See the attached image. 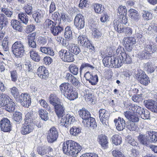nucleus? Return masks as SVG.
Here are the masks:
<instances>
[{"label": "nucleus", "mask_w": 157, "mask_h": 157, "mask_svg": "<svg viewBox=\"0 0 157 157\" xmlns=\"http://www.w3.org/2000/svg\"><path fill=\"white\" fill-rule=\"evenodd\" d=\"M81 149V146L78 143L72 140L64 142L63 144L62 150L63 153L72 157H76Z\"/></svg>", "instance_id": "f257e3e1"}, {"label": "nucleus", "mask_w": 157, "mask_h": 157, "mask_svg": "<svg viewBox=\"0 0 157 157\" xmlns=\"http://www.w3.org/2000/svg\"><path fill=\"white\" fill-rule=\"evenodd\" d=\"M157 48L153 45H147L143 50L139 52L136 56L140 60H147L151 57L155 58L157 56Z\"/></svg>", "instance_id": "f03ea898"}, {"label": "nucleus", "mask_w": 157, "mask_h": 157, "mask_svg": "<svg viewBox=\"0 0 157 157\" xmlns=\"http://www.w3.org/2000/svg\"><path fill=\"white\" fill-rule=\"evenodd\" d=\"M62 94L68 99L73 101L78 98L77 90L68 83H63L59 86Z\"/></svg>", "instance_id": "7ed1b4c3"}, {"label": "nucleus", "mask_w": 157, "mask_h": 157, "mask_svg": "<svg viewBox=\"0 0 157 157\" xmlns=\"http://www.w3.org/2000/svg\"><path fill=\"white\" fill-rule=\"evenodd\" d=\"M10 113L13 112L16 108L15 103L9 96L5 94L0 93V108Z\"/></svg>", "instance_id": "20e7f679"}, {"label": "nucleus", "mask_w": 157, "mask_h": 157, "mask_svg": "<svg viewBox=\"0 0 157 157\" xmlns=\"http://www.w3.org/2000/svg\"><path fill=\"white\" fill-rule=\"evenodd\" d=\"M12 51L16 57H22L25 52V47L23 43L20 40L17 41L12 45Z\"/></svg>", "instance_id": "39448f33"}, {"label": "nucleus", "mask_w": 157, "mask_h": 157, "mask_svg": "<svg viewBox=\"0 0 157 157\" xmlns=\"http://www.w3.org/2000/svg\"><path fill=\"white\" fill-rule=\"evenodd\" d=\"M135 76L138 82L142 85L147 86L150 83L149 77L142 70L138 69L135 72Z\"/></svg>", "instance_id": "423d86ee"}, {"label": "nucleus", "mask_w": 157, "mask_h": 157, "mask_svg": "<svg viewBox=\"0 0 157 157\" xmlns=\"http://www.w3.org/2000/svg\"><path fill=\"white\" fill-rule=\"evenodd\" d=\"M152 131H147L144 134H139L137 137L140 143L143 145L149 147L150 143L152 142L151 139L152 135Z\"/></svg>", "instance_id": "0eeeda50"}, {"label": "nucleus", "mask_w": 157, "mask_h": 157, "mask_svg": "<svg viewBox=\"0 0 157 157\" xmlns=\"http://www.w3.org/2000/svg\"><path fill=\"white\" fill-rule=\"evenodd\" d=\"M60 58L65 62H71L74 61V56L70 51L62 49L59 52Z\"/></svg>", "instance_id": "6e6552de"}, {"label": "nucleus", "mask_w": 157, "mask_h": 157, "mask_svg": "<svg viewBox=\"0 0 157 157\" xmlns=\"http://www.w3.org/2000/svg\"><path fill=\"white\" fill-rule=\"evenodd\" d=\"M122 42L123 46L128 52H130L132 50L133 45L136 43V39L132 36L124 37Z\"/></svg>", "instance_id": "1a4fd4ad"}, {"label": "nucleus", "mask_w": 157, "mask_h": 157, "mask_svg": "<svg viewBox=\"0 0 157 157\" xmlns=\"http://www.w3.org/2000/svg\"><path fill=\"white\" fill-rule=\"evenodd\" d=\"M47 138L48 143H52L55 141L58 137V133L57 129L55 127L50 129L47 134Z\"/></svg>", "instance_id": "9d476101"}, {"label": "nucleus", "mask_w": 157, "mask_h": 157, "mask_svg": "<svg viewBox=\"0 0 157 157\" xmlns=\"http://www.w3.org/2000/svg\"><path fill=\"white\" fill-rule=\"evenodd\" d=\"M17 101L20 103L23 106L27 108L29 107L31 102L30 96L25 93H21Z\"/></svg>", "instance_id": "9b49d317"}, {"label": "nucleus", "mask_w": 157, "mask_h": 157, "mask_svg": "<svg viewBox=\"0 0 157 157\" xmlns=\"http://www.w3.org/2000/svg\"><path fill=\"white\" fill-rule=\"evenodd\" d=\"M85 18L80 13L76 15L74 20V24L78 29L79 30L83 28L85 25Z\"/></svg>", "instance_id": "f8f14e48"}, {"label": "nucleus", "mask_w": 157, "mask_h": 157, "mask_svg": "<svg viewBox=\"0 0 157 157\" xmlns=\"http://www.w3.org/2000/svg\"><path fill=\"white\" fill-rule=\"evenodd\" d=\"M99 117L101 122L105 126L108 124L109 119V114L107 111L105 109H101L98 111Z\"/></svg>", "instance_id": "ddd939ff"}, {"label": "nucleus", "mask_w": 157, "mask_h": 157, "mask_svg": "<svg viewBox=\"0 0 157 157\" xmlns=\"http://www.w3.org/2000/svg\"><path fill=\"white\" fill-rule=\"evenodd\" d=\"M84 77L87 81L92 85H97L98 78L97 75L91 73L89 71H87L84 74Z\"/></svg>", "instance_id": "4468645a"}, {"label": "nucleus", "mask_w": 157, "mask_h": 157, "mask_svg": "<svg viewBox=\"0 0 157 157\" xmlns=\"http://www.w3.org/2000/svg\"><path fill=\"white\" fill-rule=\"evenodd\" d=\"M0 128L4 132H9L11 130L10 121L7 118H4L0 121Z\"/></svg>", "instance_id": "2eb2a0df"}, {"label": "nucleus", "mask_w": 157, "mask_h": 157, "mask_svg": "<svg viewBox=\"0 0 157 157\" xmlns=\"http://www.w3.org/2000/svg\"><path fill=\"white\" fill-rule=\"evenodd\" d=\"M34 123L24 122L23 124L21 131V133L23 135L28 134L32 132L34 129Z\"/></svg>", "instance_id": "dca6fc26"}, {"label": "nucleus", "mask_w": 157, "mask_h": 157, "mask_svg": "<svg viewBox=\"0 0 157 157\" xmlns=\"http://www.w3.org/2000/svg\"><path fill=\"white\" fill-rule=\"evenodd\" d=\"M116 52L118 56H120L123 65L124 63V61L128 58V57L130 56L125 51L124 48L121 46H118L116 50Z\"/></svg>", "instance_id": "f3484780"}, {"label": "nucleus", "mask_w": 157, "mask_h": 157, "mask_svg": "<svg viewBox=\"0 0 157 157\" xmlns=\"http://www.w3.org/2000/svg\"><path fill=\"white\" fill-rule=\"evenodd\" d=\"M59 23L57 22H55L54 26L51 28L50 30L51 33L54 36H58L62 32H64V28L62 26H60Z\"/></svg>", "instance_id": "a211bd4d"}, {"label": "nucleus", "mask_w": 157, "mask_h": 157, "mask_svg": "<svg viewBox=\"0 0 157 157\" xmlns=\"http://www.w3.org/2000/svg\"><path fill=\"white\" fill-rule=\"evenodd\" d=\"M49 72L46 67L44 66L40 67L37 70L36 74L40 78L45 79L48 78Z\"/></svg>", "instance_id": "6ab92c4d"}, {"label": "nucleus", "mask_w": 157, "mask_h": 157, "mask_svg": "<svg viewBox=\"0 0 157 157\" xmlns=\"http://www.w3.org/2000/svg\"><path fill=\"white\" fill-rule=\"evenodd\" d=\"M54 108L56 114L59 118L64 114L65 108L62 102L54 106Z\"/></svg>", "instance_id": "aec40b11"}, {"label": "nucleus", "mask_w": 157, "mask_h": 157, "mask_svg": "<svg viewBox=\"0 0 157 157\" xmlns=\"http://www.w3.org/2000/svg\"><path fill=\"white\" fill-rule=\"evenodd\" d=\"M79 117L82 119V123L85 122L88 118L90 117L91 115L90 112L86 109L82 108L78 111Z\"/></svg>", "instance_id": "412c9836"}, {"label": "nucleus", "mask_w": 157, "mask_h": 157, "mask_svg": "<svg viewBox=\"0 0 157 157\" xmlns=\"http://www.w3.org/2000/svg\"><path fill=\"white\" fill-rule=\"evenodd\" d=\"M144 67L148 73L151 74L154 72L155 70H156L157 66L151 62H148L144 64Z\"/></svg>", "instance_id": "4be33fe9"}, {"label": "nucleus", "mask_w": 157, "mask_h": 157, "mask_svg": "<svg viewBox=\"0 0 157 157\" xmlns=\"http://www.w3.org/2000/svg\"><path fill=\"white\" fill-rule=\"evenodd\" d=\"M82 123L84 126L93 129L97 127V124L95 119L92 117L88 118L87 121Z\"/></svg>", "instance_id": "5701e85b"}, {"label": "nucleus", "mask_w": 157, "mask_h": 157, "mask_svg": "<svg viewBox=\"0 0 157 157\" xmlns=\"http://www.w3.org/2000/svg\"><path fill=\"white\" fill-rule=\"evenodd\" d=\"M93 63H89L86 62H82L79 68V72L81 75L83 71L89 70H93L95 68Z\"/></svg>", "instance_id": "b1692460"}, {"label": "nucleus", "mask_w": 157, "mask_h": 157, "mask_svg": "<svg viewBox=\"0 0 157 157\" xmlns=\"http://www.w3.org/2000/svg\"><path fill=\"white\" fill-rule=\"evenodd\" d=\"M98 141L101 145L104 148L106 147L108 145V138L105 135L101 134L98 137Z\"/></svg>", "instance_id": "393cba45"}, {"label": "nucleus", "mask_w": 157, "mask_h": 157, "mask_svg": "<svg viewBox=\"0 0 157 157\" xmlns=\"http://www.w3.org/2000/svg\"><path fill=\"white\" fill-rule=\"evenodd\" d=\"M48 98L50 103L54 107L61 102L60 100L55 94H51Z\"/></svg>", "instance_id": "a878e982"}, {"label": "nucleus", "mask_w": 157, "mask_h": 157, "mask_svg": "<svg viewBox=\"0 0 157 157\" xmlns=\"http://www.w3.org/2000/svg\"><path fill=\"white\" fill-rule=\"evenodd\" d=\"M129 17L132 20H134L135 21H137L140 19L139 14L137 11L136 10L131 9L129 11Z\"/></svg>", "instance_id": "bb28decb"}, {"label": "nucleus", "mask_w": 157, "mask_h": 157, "mask_svg": "<svg viewBox=\"0 0 157 157\" xmlns=\"http://www.w3.org/2000/svg\"><path fill=\"white\" fill-rule=\"evenodd\" d=\"M25 122L31 123H34L33 120L34 117H33V111H26L25 112Z\"/></svg>", "instance_id": "cd10ccee"}, {"label": "nucleus", "mask_w": 157, "mask_h": 157, "mask_svg": "<svg viewBox=\"0 0 157 157\" xmlns=\"http://www.w3.org/2000/svg\"><path fill=\"white\" fill-rule=\"evenodd\" d=\"M8 19L3 14H0V30L6 28Z\"/></svg>", "instance_id": "c85d7f7f"}, {"label": "nucleus", "mask_w": 157, "mask_h": 157, "mask_svg": "<svg viewBox=\"0 0 157 157\" xmlns=\"http://www.w3.org/2000/svg\"><path fill=\"white\" fill-rule=\"evenodd\" d=\"M112 67L119 68L123 64L121 59L120 56H118L117 58L113 56H112Z\"/></svg>", "instance_id": "c756f323"}, {"label": "nucleus", "mask_w": 157, "mask_h": 157, "mask_svg": "<svg viewBox=\"0 0 157 157\" xmlns=\"http://www.w3.org/2000/svg\"><path fill=\"white\" fill-rule=\"evenodd\" d=\"M112 56H106L103 58L102 60L103 63L105 67H112Z\"/></svg>", "instance_id": "7c9ffc66"}, {"label": "nucleus", "mask_w": 157, "mask_h": 157, "mask_svg": "<svg viewBox=\"0 0 157 157\" xmlns=\"http://www.w3.org/2000/svg\"><path fill=\"white\" fill-rule=\"evenodd\" d=\"M18 18L20 20L21 22L27 25L29 21L28 16L27 14L25 13H20L18 15Z\"/></svg>", "instance_id": "2f4dec72"}, {"label": "nucleus", "mask_w": 157, "mask_h": 157, "mask_svg": "<svg viewBox=\"0 0 157 157\" xmlns=\"http://www.w3.org/2000/svg\"><path fill=\"white\" fill-rule=\"evenodd\" d=\"M10 91L12 95L17 101L19 100V97L21 95L18 89L15 86H13L10 89Z\"/></svg>", "instance_id": "473e14b6"}, {"label": "nucleus", "mask_w": 157, "mask_h": 157, "mask_svg": "<svg viewBox=\"0 0 157 157\" xmlns=\"http://www.w3.org/2000/svg\"><path fill=\"white\" fill-rule=\"evenodd\" d=\"M125 127L130 131H135L137 128V124L128 121L126 122Z\"/></svg>", "instance_id": "72a5a7b5"}, {"label": "nucleus", "mask_w": 157, "mask_h": 157, "mask_svg": "<svg viewBox=\"0 0 157 157\" xmlns=\"http://www.w3.org/2000/svg\"><path fill=\"white\" fill-rule=\"evenodd\" d=\"M82 129L80 127L76 126H73L70 129V134L74 136H78L81 133Z\"/></svg>", "instance_id": "f704fd0d"}, {"label": "nucleus", "mask_w": 157, "mask_h": 157, "mask_svg": "<svg viewBox=\"0 0 157 157\" xmlns=\"http://www.w3.org/2000/svg\"><path fill=\"white\" fill-rule=\"evenodd\" d=\"M114 27L115 30L119 33H122L123 29H124L123 24L120 22L114 21Z\"/></svg>", "instance_id": "c9c22d12"}, {"label": "nucleus", "mask_w": 157, "mask_h": 157, "mask_svg": "<svg viewBox=\"0 0 157 157\" xmlns=\"http://www.w3.org/2000/svg\"><path fill=\"white\" fill-rule=\"evenodd\" d=\"M111 139L112 143L116 145H120L122 142L121 137L118 134L113 135Z\"/></svg>", "instance_id": "e433bc0d"}, {"label": "nucleus", "mask_w": 157, "mask_h": 157, "mask_svg": "<svg viewBox=\"0 0 157 157\" xmlns=\"http://www.w3.org/2000/svg\"><path fill=\"white\" fill-rule=\"evenodd\" d=\"M38 113L40 117L42 120L46 121L48 120V113L46 110L40 109L38 111Z\"/></svg>", "instance_id": "4c0bfd02"}, {"label": "nucleus", "mask_w": 157, "mask_h": 157, "mask_svg": "<svg viewBox=\"0 0 157 157\" xmlns=\"http://www.w3.org/2000/svg\"><path fill=\"white\" fill-rule=\"evenodd\" d=\"M64 36L66 39L69 40L73 39L72 32L70 26H67L64 30Z\"/></svg>", "instance_id": "58836bf2"}, {"label": "nucleus", "mask_w": 157, "mask_h": 157, "mask_svg": "<svg viewBox=\"0 0 157 157\" xmlns=\"http://www.w3.org/2000/svg\"><path fill=\"white\" fill-rule=\"evenodd\" d=\"M41 52L45 54L53 56L54 55V52L52 48L50 47H42L40 48Z\"/></svg>", "instance_id": "ea45409f"}, {"label": "nucleus", "mask_w": 157, "mask_h": 157, "mask_svg": "<svg viewBox=\"0 0 157 157\" xmlns=\"http://www.w3.org/2000/svg\"><path fill=\"white\" fill-rule=\"evenodd\" d=\"M13 119L16 124H19L22 121V114L20 112H15L13 114Z\"/></svg>", "instance_id": "a19ab883"}, {"label": "nucleus", "mask_w": 157, "mask_h": 157, "mask_svg": "<svg viewBox=\"0 0 157 157\" xmlns=\"http://www.w3.org/2000/svg\"><path fill=\"white\" fill-rule=\"evenodd\" d=\"M31 59L33 61L38 62L40 59V57L37 52L35 51L30 50L29 52Z\"/></svg>", "instance_id": "79ce46f5"}, {"label": "nucleus", "mask_w": 157, "mask_h": 157, "mask_svg": "<svg viewBox=\"0 0 157 157\" xmlns=\"http://www.w3.org/2000/svg\"><path fill=\"white\" fill-rule=\"evenodd\" d=\"M70 116V114H67L65 115H63L60 117L61 118V124L63 126H65L66 128H68L69 126V124H68V120L69 117Z\"/></svg>", "instance_id": "37998d69"}, {"label": "nucleus", "mask_w": 157, "mask_h": 157, "mask_svg": "<svg viewBox=\"0 0 157 157\" xmlns=\"http://www.w3.org/2000/svg\"><path fill=\"white\" fill-rule=\"evenodd\" d=\"M32 15L33 18L36 22L39 23L41 21L42 15L39 12L37 11H35Z\"/></svg>", "instance_id": "c03bdc74"}, {"label": "nucleus", "mask_w": 157, "mask_h": 157, "mask_svg": "<svg viewBox=\"0 0 157 157\" xmlns=\"http://www.w3.org/2000/svg\"><path fill=\"white\" fill-rule=\"evenodd\" d=\"M68 69L71 73L74 75H77L78 73V67L75 64H71L69 66Z\"/></svg>", "instance_id": "a18cd8bd"}, {"label": "nucleus", "mask_w": 157, "mask_h": 157, "mask_svg": "<svg viewBox=\"0 0 157 157\" xmlns=\"http://www.w3.org/2000/svg\"><path fill=\"white\" fill-rule=\"evenodd\" d=\"M69 51L70 52L75 55H77L81 52L80 48L75 45L69 46Z\"/></svg>", "instance_id": "49530a36"}, {"label": "nucleus", "mask_w": 157, "mask_h": 157, "mask_svg": "<svg viewBox=\"0 0 157 157\" xmlns=\"http://www.w3.org/2000/svg\"><path fill=\"white\" fill-rule=\"evenodd\" d=\"M2 12L3 13V14L6 17H11L13 16V9L12 8H9L7 9H2Z\"/></svg>", "instance_id": "de8ad7c7"}, {"label": "nucleus", "mask_w": 157, "mask_h": 157, "mask_svg": "<svg viewBox=\"0 0 157 157\" xmlns=\"http://www.w3.org/2000/svg\"><path fill=\"white\" fill-rule=\"evenodd\" d=\"M117 10V15H120L121 16L126 15L127 10L126 6H121L118 8Z\"/></svg>", "instance_id": "09e8293b"}, {"label": "nucleus", "mask_w": 157, "mask_h": 157, "mask_svg": "<svg viewBox=\"0 0 157 157\" xmlns=\"http://www.w3.org/2000/svg\"><path fill=\"white\" fill-rule=\"evenodd\" d=\"M94 8L95 12L97 13H102L104 10V8L102 6V5L98 3H96L94 5Z\"/></svg>", "instance_id": "8fccbe9b"}, {"label": "nucleus", "mask_w": 157, "mask_h": 157, "mask_svg": "<svg viewBox=\"0 0 157 157\" xmlns=\"http://www.w3.org/2000/svg\"><path fill=\"white\" fill-rule=\"evenodd\" d=\"M52 19L56 22H57V23L59 24L61 23V20L60 19V15L59 12L58 11L55 12L52 14Z\"/></svg>", "instance_id": "3c124183"}, {"label": "nucleus", "mask_w": 157, "mask_h": 157, "mask_svg": "<svg viewBox=\"0 0 157 157\" xmlns=\"http://www.w3.org/2000/svg\"><path fill=\"white\" fill-rule=\"evenodd\" d=\"M32 6V4L29 3L25 7V10L26 13L29 15H31L33 13Z\"/></svg>", "instance_id": "603ef678"}, {"label": "nucleus", "mask_w": 157, "mask_h": 157, "mask_svg": "<svg viewBox=\"0 0 157 157\" xmlns=\"http://www.w3.org/2000/svg\"><path fill=\"white\" fill-rule=\"evenodd\" d=\"M115 125L116 126V129L119 131L123 130L125 128V126H123L122 124L119 123V120L115 119L114 120Z\"/></svg>", "instance_id": "864d4df0"}, {"label": "nucleus", "mask_w": 157, "mask_h": 157, "mask_svg": "<svg viewBox=\"0 0 157 157\" xmlns=\"http://www.w3.org/2000/svg\"><path fill=\"white\" fill-rule=\"evenodd\" d=\"M132 32L133 29L131 27H124L122 33H124L126 36H130L132 35Z\"/></svg>", "instance_id": "5fc2aeb1"}, {"label": "nucleus", "mask_w": 157, "mask_h": 157, "mask_svg": "<svg viewBox=\"0 0 157 157\" xmlns=\"http://www.w3.org/2000/svg\"><path fill=\"white\" fill-rule=\"evenodd\" d=\"M39 103L40 105L44 108H45L49 112H51V108L50 106L48 104L46 101L44 99H41L39 101Z\"/></svg>", "instance_id": "6e6d98bb"}, {"label": "nucleus", "mask_w": 157, "mask_h": 157, "mask_svg": "<svg viewBox=\"0 0 157 157\" xmlns=\"http://www.w3.org/2000/svg\"><path fill=\"white\" fill-rule=\"evenodd\" d=\"M142 114L140 115L141 117L144 119H148L150 118V112L147 109H144Z\"/></svg>", "instance_id": "4d7b16f0"}, {"label": "nucleus", "mask_w": 157, "mask_h": 157, "mask_svg": "<svg viewBox=\"0 0 157 157\" xmlns=\"http://www.w3.org/2000/svg\"><path fill=\"white\" fill-rule=\"evenodd\" d=\"M45 23L47 27L49 29L50 31L51 30V28L54 26L55 22L50 19H47L45 21Z\"/></svg>", "instance_id": "13d9d810"}, {"label": "nucleus", "mask_w": 157, "mask_h": 157, "mask_svg": "<svg viewBox=\"0 0 157 157\" xmlns=\"http://www.w3.org/2000/svg\"><path fill=\"white\" fill-rule=\"evenodd\" d=\"M92 35L94 38L98 39L101 36V33L99 30L96 28H94L92 31Z\"/></svg>", "instance_id": "bf43d9fd"}, {"label": "nucleus", "mask_w": 157, "mask_h": 157, "mask_svg": "<svg viewBox=\"0 0 157 157\" xmlns=\"http://www.w3.org/2000/svg\"><path fill=\"white\" fill-rule=\"evenodd\" d=\"M36 29L35 25L30 24L27 26L25 29V32L26 33H29L34 31Z\"/></svg>", "instance_id": "052dcab7"}, {"label": "nucleus", "mask_w": 157, "mask_h": 157, "mask_svg": "<svg viewBox=\"0 0 157 157\" xmlns=\"http://www.w3.org/2000/svg\"><path fill=\"white\" fill-rule=\"evenodd\" d=\"M79 7L81 9L84 7L87 8L89 7L88 0H80L79 4Z\"/></svg>", "instance_id": "680f3d73"}, {"label": "nucleus", "mask_w": 157, "mask_h": 157, "mask_svg": "<svg viewBox=\"0 0 157 157\" xmlns=\"http://www.w3.org/2000/svg\"><path fill=\"white\" fill-rule=\"evenodd\" d=\"M71 82L74 86L77 88L79 87L81 84L78 80L75 77L72 79Z\"/></svg>", "instance_id": "e2e57ef3"}, {"label": "nucleus", "mask_w": 157, "mask_h": 157, "mask_svg": "<svg viewBox=\"0 0 157 157\" xmlns=\"http://www.w3.org/2000/svg\"><path fill=\"white\" fill-rule=\"evenodd\" d=\"M143 16L146 20H149L152 19V15L150 12L148 11H145L143 13Z\"/></svg>", "instance_id": "0e129e2a"}, {"label": "nucleus", "mask_w": 157, "mask_h": 157, "mask_svg": "<svg viewBox=\"0 0 157 157\" xmlns=\"http://www.w3.org/2000/svg\"><path fill=\"white\" fill-rule=\"evenodd\" d=\"M37 150L38 154L41 155H44L47 153L45 147H38L37 148Z\"/></svg>", "instance_id": "69168bd1"}, {"label": "nucleus", "mask_w": 157, "mask_h": 157, "mask_svg": "<svg viewBox=\"0 0 157 157\" xmlns=\"http://www.w3.org/2000/svg\"><path fill=\"white\" fill-rule=\"evenodd\" d=\"M112 154L113 157H122L123 154L121 151L118 150L113 151Z\"/></svg>", "instance_id": "338daca9"}, {"label": "nucleus", "mask_w": 157, "mask_h": 157, "mask_svg": "<svg viewBox=\"0 0 157 157\" xmlns=\"http://www.w3.org/2000/svg\"><path fill=\"white\" fill-rule=\"evenodd\" d=\"M149 109L153 112L157 113V102L154 101L153 104Z\"/></svg>", "instance_id": "774afa93"}]
</instances>
